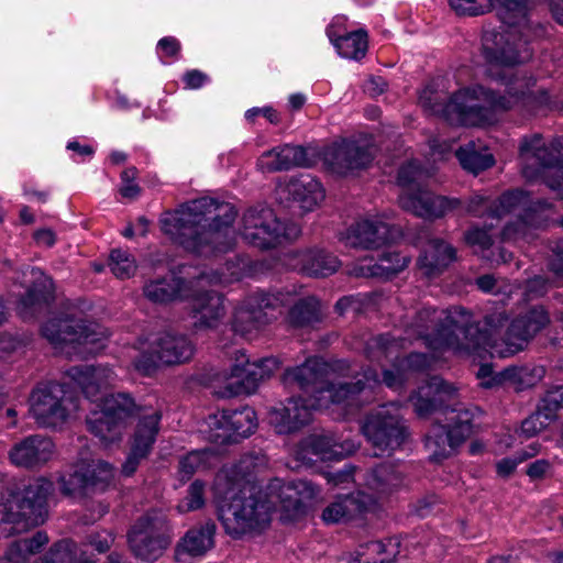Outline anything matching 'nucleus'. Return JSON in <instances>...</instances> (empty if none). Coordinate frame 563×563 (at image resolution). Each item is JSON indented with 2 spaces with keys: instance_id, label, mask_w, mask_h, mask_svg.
<instances>
[{
  "instance_id": "obj_1",
  "label": "nucleus",
  "mask_w": 563,
  "mask_h": 563,
  "mask_svg": "<svg viewBox=\"0 0 563 563\" xmlns=\"http://www.w3.org/2000/svg\"><path fill=\"white\" fill-rule=\"evenodd\" d=\"M511 31H487L483 35V55L488 63L487 76L505 86V90L496 91L478 86L472 90H459L450 98L426 87L419 103L424 111L443 118L452 125H481L493 120V112L507 111L516 107L531 109L538 98L531 88L536 85L532 77L520 74L514 66L522 63V55Z\"/></svg>"
},
{
  "instance_id": "obj_2",
  "label": "nucleus",
  "mask_w": 563,
  "mask_h": 563,
  "mask_svg": "<svg viewBox=\"0 0 563 563\" xmlns=\"http://www.w3.org/2000/svg\"><path fill=\"white\" fill-rule=\"evenodd\" d=\"M505 311L486 314L482 321H473L462 307L448 310V328L440 329L433 344L459 352H476L490 346L500 357H509L523 351L529 342L550 323L549 312L542 306H533L510 321L499 340L496 339L507 323Z\"/></svg>"
},
{
  "instance_id": "obj_3",
  "label": "nucleus",
  "mask_w": 563,
  "mask_h": 563,
  "mask_svg": "<svg viewBox=\"0 0 563 563\" xmlns=\"http://www.w3.org/2000/svg\"><path fill=\"white\" fill-rule=\"evenodd\" d=\"M236 217L232 203L201 197L164 212L159 224L162 231L187 252L212 257L233 250Z\"/></svg>"
},
{
  "instance_id": "obj_4",
  "label": "nucleus",
  "mask_w": 563,
  "mask_h": 563,
  "mask_svg": "<svg viewBox=\"0 0 563 563\" xmlns=\"http://www.w3.org/2000/svg\"><path fill=\"white\" fill-rule=\"evenodd\" d=\"M324 372L323 362L317 357L308 358L299 366L287 368L283 375V383L287 388L298 389L314 400L319 399L322 393H328L332 402L356 407L368 402L374 388L380 383L377 371L372 367L365 368L351 380L336 384H328Z\"/></svg>"
},
{
  "instance_id": "obj_5",
  "label": "nucleus",
  "mask_w": 563,
  "mask_h": 563,
  "mask_svg": "<svg viewBox=\"0 0 563 563\" xmlns=\"http://www.w3.org/2000/svg\"><path fill=\"white\" fill-rule=\"evenodd\" d=\"M218 517L225 533L233 539H241L271 521L264 492L255 486H243L238 492L230 488L219 507Z\"/></svg>"
},
{
  "instance_id": "obj_6",
  "label": "nucleus",
  "mask_w": 563,
  "mask_h": 563,
  "mask_svg": "<svg viewBox=\"0 0 563 563\" xmlns=\"http://www.w3.org/2000/svg\"><path fill=\"white\" fill-rule=\"evenodd\" d=\"M53 483L38 477L26 485L22 493L12 494L7 504L0 505V533H20L43 522V514Z\"/></svg>"
},
{
  "instance_id": "obj_7",
  "label": "nucleus",
  "mask_w": 563,
  "mask_h": 563,
  "mask_svg": "<svg viewBox=\"0 0 563 563\" xmlns=\"http://www.w3.org/2000/svg\"><path fill=\"white\" fill-rule=\"evenodd\" d=\"M42 334L55 349L69 356L86 358L104 347V333L98 324L69 316L48 320L42 327Z\"/></svg>"
},
{
  "instance_id": "obj_8",
  "label": "nucleus",
  "mask_w": 563,
  "mask_h": 563,
  "mask_svg": "<svg viewBox=\"0 0 563 563\" xmlns=\"http://www.w3.org/2000/svg\"><path fill=\"white\" fill-rule=\"evenodd\" d=\"M522 162V175L527 179L542 176L545 169H554L553 174L544 176V184L563 199V142L553 139L549 143L541 134L525 136L519 147Z\"/></svg>"
},
{
  "instance_id": "obj_9",
  "label": "nucleus",
  "mask_w": 563,
  "mask_h": 563,
  "mask_svg": "<svg viewBox=\"0 0 563 563\" xmlns=\"http://www.w3.org/2000/svg\"><path fill=\"white\" fill-rule=\"evenodd\" d=\"M240 233L247 244L260 250H269L284 241L296 240L301 229L296 222H282L273 209L255 206L243 213Z\"/></svg>"
},
{
  "instance_id": "obj_10",
  "label": "nucleus",
  "mask_w": 563,
  "mask_h": 563,
  "mask_svg": "<svg viewBox=\"0 0 563 563\" xmlns=\"http://www.w3.org/2000/svg\"><path fill=\"white\" fill-rule=\"evenodd\" d=\"M173 534L166 514L151 509L140 516L129 529L128 544L136 559L153 562L170 545Z\"/></svg>"
},
{
  "instance_id": "obj_11",
  "label": "nucleus",
  "mask_w": 563,
  "mask_h": 563,
  "mask_svg": "<svg viewBox=\"0 0 563 563\" xmlns=\"http://www.w3.org/2000/svg\"><path fill=\"white\" fill-rule=\"evenodd\" d=\"M30 413L42 428L62 427L69 415L77 410L78 398L66 384L54 382L40 383L30 397Z\"/></svg>"
},
{
  "instance_id": "obj_12",
  "label": "nucleus",
  "mask_w": 563,
  "mask_h": 563,
  "mask_svg": "<svg viewBox=\"0 0 563 563\" xmlns=\"http://www.w3.org/2000/svg\"><path fill=\"white\" fill-rule=\"evenodd\" d=\"M361 431L376 450V456L397 450L408 437L406 422L398 409L388 405L368 412L361 423Z\"/></svg>"
},
{
  "instance_id": "obj_13",
  "label": "nucleus",
  "mask_w": 563,
  "mask_h": 563,
  "mask_svg": "<svg viewBox=\"0 0 563 563\" xmlns=\"http://www.w3.org/2000/svg\"><path fill=\"white\" fill-rule=\"evenodd\" d=\"M494 205L493 219H501L508 213L518 216L516 221L505 225L501 231V239L506 242L526 239L529 227L534 221V213L551 207L548 200H533L527 191L519 188L505 191L494 200Z\"/></svg>"
},
{
  "instance_id": "obj_14",
  "label": "nucleus",
  "mask_w": 563,
  "mask_h": 563,
  "mask_svg": "<svg viewBox=\"0 0 563 563\" xmlns=\"http://www.w3.org/2000/svg\"><path fill=\"white\" fill-rule=\"evenodd\" d=\"M229 364L223 369L224 379H235L228 385L234 394H253L264 379L271 377L279 367L275 357H265L251 362L250 357L240 349L228 353Z\"/></svg>"
},
{
  "instance_id": "obj_15",
  "label": "nucleus",
  "mask_w": 563,
  "mask_h": 563,
  "mask_svg": "<svg viewBox=\"0 0 563 563\" xmlns=\"http://www.w3.org/2000/svg\"><path fill=\"white\" fill-rule=\"evenodd\" d=\"M207 424L210 428L209 440L222 445L250 437L257 427V418L252 407L241 406L209 415Z\"/></svg>"
},
{
  "instance_id": "obj_16",
  "label": "nucleus",
  "mask_w": 563,
  "mask_h": 563,
  "mask_svg": "<svg viewBox=\"0 0 563 563\" xmlns=\"http://www.w3.org/2000/svg\"><path fill=\"white\" fill-rule=\"evenodd\" d=\"M113 477L111 464L102 460L77 464L74 470L58 479L59 489L67 497H82L96 490H103Z\"/></svg>"
},
{
  "instance_id": "obj_17",
  "label": "nucleus",
  "mask_w": 563,
  "mask_h": 563,
  "mask_svg": "<svg viewBox=\"0 0 563 563\" xmlns=\"http://www.w3.org/2000/svg\"><path fill=\"white\" fill-rule=\"evenodd\" d=\"M282 306L283 299L278 295L254 292L235 309L232 328L235 332L246 334L271 322Z\"/></svg>"
},
{
  "instance_id": "obj_18",
  "label": "nucleus",
  "mask_w": 563,
  "mask_h": 563,
  "mask_svg": "<svg viewBox=\"0 0 563 563\" xmlns=\"http://www.w3.org/2000/svg\"><path fill=\"white\" fill-rule=\"evenodd\" d=\"M456 395L457 389L452 384L435 375L423 380L411 393L409 401L419 418H428L438 411H446Z\"/></svg>"
},
{
  "instance_id": "obj_19",
  "label": "nucleus",
  "mask_w": 563,
  "mask_h": 563,
  "mask_svg": "<svg viewBox=\"0 0 563 563\" xmlns=\"http://www.w3.org/2000/svg\"><path fill=\"white\" fill-rule=\"evenodd\" d=\"M400 234L396 227L380 220L365 219L340 234V241L353 249H378L394 242Z\"/></svg>"
},
{
  "instance_id": "obj_20",
  "label": "nucleus",
  "mask_w": 563,
  "mask_h": 563,
  "mask_svg": "<svg viewBox=\"0 0 563 563\" xmlns=\"http://www.w3.org/2000/svg\"><path fill=\"white\" fill-rule=\"evenodd\" d=\"M161 410L143 413L137 422L131 451L122 464V473L131 476L137 470L142 460L150 454L159 431Z\"/></svg>"
},
{
  "instance_id": "obj_21",
  "label": "nucleus",
  "mask_w": 563,
  "mask_h": 563,
  "mask_svg": "<svg viewBox=\"0 0 563 563\" xmlns=\"http://www.w3.org/2000/svg\"><path fill=\"white\" fill-rule=\"evenodd\" d=\"M31 279L26 291L19 299L16 310L24 320L35 318L54 299V287L51 277L37 267H26Z\"/></svg>"
},
{
  "instance_id": "obj_22",
  "label": "nucleus",
  "mask_w": 563,
  "mask_h": 563,
  "mask_svg": "<svg viewBox=\"0 0 563 563\" xmlns=\"http://www.w3.org/2000/svg\"><path fill=\"white\" fill-rule=\"evenodd\" d=\"M313 405L310 399L292 396L269 410V422L279 434L297 432L310 421Z\"/></svg>"
},
{
  "instance_id": "obj_23",
  "label": "nucleus",
  "mask_w": 563,
  "mask_h": 563,
  "mask_svg": "<svg viewBox=\"0 0 563 563\" xmlns=\"http://www.w3.org/2000/svg\"><path fill=\"white\" fill-rule=\"evenodd\" d=\"M187 300H190V313L195 319L196 330L216 328L225 314L223 296L213 290L199 289L194 283Z\"/></svg>"
},
{
  "instance_id": "obj_24",
  "label": "nucleus",
  "mask_w": 563,
  "mask_h": 563,
  "mask_svg": "<svg viewBox=\"0 0 563 563\" xmlns=\"http://www.w3.org/2000/svg\"><path fill=\"white\" fill-rule=\"evenodd\" d=\"M373 150L356 141H342L333 144L325 152L324 159L333 172L345 175L354 169L366 168L373 161Z\"/></svg>"
},
{
  "instance_id": "obj_25",
  "label": "nucleus",
  "mask_w": 563,
  "mask_h": 563,
  "mask_svg": "<svg viewBox=\"0 0 563 563\" xmlns=\"http://www.w3.org/2000/svg\"><path fill=\"white\" fill-rule=\"evenodd\" d=\"M54 453L53 441L41 434H33L16 442L9 452L10 461L27 470L46 464Z\"/></svg>"
},
{
  "instance_id": "obj_26",
  "label": "nucleus",
  "mask_w": 563,
  "mask_h": 563,
  "mask_svg": "<svg viewBox=\"0 0 563 563\" xmlns=\"http://www.w3.org/2000/svg\"><path fill=\"white\" fill-rule=\"evenodd\" d=\"M401 206L422 218H440L446 211L459 209L462 201L459 198L435 196L428 190L418 188L415 192L401 198Z\"/></svg>"
},
{
  "instance_id": "obj_27",
  "label": "nucleus",
  "mask_w": 563,
  "mask_h": 563,
  "mask_svg": "<svg viewBox=\"0 0 563 563\" xmlns=\"http://www.w3.org/2000/svg\"><path fill=\"white\" fill-rule=\"evenodd\" d=\"M67 376L82 390L86 398L98 400L99 395L114 380L115 374L106 365H77L67 371Z\"/></svg>"
},
{
  "instance_id": "obj_28",
  "label": "nucleus",
  "mask_w": 563,
  "mask_h": 563,
  "mask_svg": "<svg viewBox=\"0 0 563 563\" xmlns=\"http://www.w3.org/2000/svg\"><path fill=\"white\" fill-rule=\"evenodd\" d=\"M153 351L164 365H179L191 360L195 345L186 334L165 331L154 341Z\"/></svg>"
},
{
  "instance_id": "obj_29",
  "label": "nucleus",
  "mask_w": 563,
  "mask_h": 563,
  "mask_svg": "<svg viewBox=\"0 0 563 563\" xmlns=\"http://www.w3.org/2000/svg\"><path fill=\"white\" fill-rule=\"evenodd\" d=\"M257 165L264 173H275L294 167H309L312 165V159L308 157L305 147L286 144L266 151Z\"/></svg>"
},
{
  "instance_id": "obj_30",
  "label": "nucleus",
  "mask_w": 563,
  "mask_h": 563,
  "mask_svg": "<svg viewBox=\"0 0 563 563\" xmlns=\"http://www.w3.org/2000/svg\"><path fill=\"white\" fill-rule=\"evenodd\" d=\"M357 449L351 439L340 440L334 433L311 434L302 442V450L322 461L340 460Z\"/></svg>"
},
{
  "instance_id": "obj_31",
  "label": "nucleus",
  "mask_w": 563,
  "mask_h": 563,
  "mask_svg": "<svg viewBox=\"0 0 563 563\" xmlns=\"http://www.w3.org/2000/svg\"><path fill=\"white\" fill-rule=\"evenodd\" d=\"M192 282H187L174 274L150 280L143 287L144 296L155 303H168L175 300H186L190 296Z\"/></svg>"
},
{
  "instance_id": "obj_32",
  "label": "nucleus",
  "mask_w": 563,
  "mask_h": 563,
  "mask_svg": "<svg viewBox=\"0 0 563 563\" xmlns=\"http://www.w3.org/2000/svg\"><path fill=\"white\" fill-rule=\"evenodd\" d=\"M108 563H121V555L112 552L108 555ZM36 563H95L87 556V550H79L78 545L68 539L55 542L49 550L35 560Z\"/></svg>"
},
{
  "instance_id": "obj_33",
  "label": "nucleus",
  "mask_w": 563,
  "mask_h": 563,
  "mask_svg": "<svg viewBox=\"0 0 563 563\" xmlns=\"http://www.w3.org/2000/svg\"><path fill=\"white\" fill-rule=\"evenodd\" d=\"M415 333L422 339L432 350H442V346L433 344L440 329L448 328V311L426 307L416 312L411 323Z\"/></svg>"
},
{
  "instance_id": "obj_34",
  "label": "nucleus",
  "mask_w": 563,
  "mask_h": 563,
  "mask_svg": "<svg viewBox=\"0 0 563 563\" xmlns=\"http://www.w3.org/2000/svg\"><path fill=\"white\" fill-rule=\"evenodd\" d=\"M217 526L209 520L189 529L176 545L177 554L200 556L214 547Z\"/></svg>"
},
{
  "instance_id": "obj_35",
  "label": "nucleus",
  "mask_w": 563,
  "mask_h": 563,
  "mask_svg": "<svg viewBox=\"0 0 563 563\" xmlns=\"http://www.w3.org/2000/svg\"><path fill=\"white\" fill-rule=\"evenodd\" d=\"M404 484V473L399 465L385 462L373 467L366 475V485L378 495H388Z\"/></svg>"
},
{
  "instance_id": "obj_36",
  "label": "nucleus",
  "mask_w": 563,
  "mask_h": 563,
  "mask_svg": "<svg viewBox=\"0 0 563 563\" xmlns=\"http://www.w3.org/2000/svg\"><path fill=\"white\" fill-rule=\"evenodd\" d=\"M300 269L308 276L327 277L340 267L335 255L324 249H309L298 256Z\"/></svg>"
},
{
  "instance_id": "obj_37",
  "label": "nucleus",
  "mask_w": 563,
  "mask_h": 563,
  "mask_svg": "<svg viewBox=\"0 0 563 563\" xmlns=\"http://www.w3.org/2000/svg\"><path fill=\"white\" fill-rule=\"evenodd\" d=\"M451 413L453 416L449 418L450 423L446 427L453 434L455 443L462 444L471 437L475 428L479 427L484 411L478 406L470 405L452 408Z\"/></svg>"
},
{
  "instance_id": "obj_38",
  "label": "nucleus",
  "mask_w": 563,
  "mask_h": 563,
  "mask_svg": "<svg viewBox=\"0 0 563 563\" xmlns=\"http://www.w3.org/2000/svg\"><path fill=\"white\" fill-rule=\"evenodd\" d=\"M296 494L290 481L273 479L264 492V501L269 506V514L278 507L294 516L301 514Z\"/></svg>"
},
{
  "instance_id": "obj_39",
  "label": "nucleus",
  "mask_w": 563,
  "mask_h": 563,
  "mask_svg": "<svg viewBox=\"0 0 563 563\" xmlns=\"http://www.w3.org/2000/svg\"><path fill=\"white\" fill-rule=\"evenodd\" d=\"M48 543L44 531H37L32 537L13 541L4 553V563H32L33 558Z\"/></svg>"
},
{
  "instance_id": "obj_40",
  "label": "nucleus",
  "mask_w": 563,
  "mask_h": 563,
  "mask_svg": "<svg viewBox=\"0 0 563 563\" xmlns=\"http://www.w3.org/2000/svg\"><path fill=\"white\" fill-rule=\"evenodd\" d=\"M455 260V249L440 239L428 242L424 254L419 263L428 269V274L441 273Z\"/></svg>"
},
{
  "instance_id": "obj_41",
  "label": "nucleus",
  "mask_w": 563,
  "mask_h": 563,
  "mask_svg": "<svg viewBox=\"0 0 563 563\" xmlns=\"http://www.w3.org/2000/svg\"><path fill=\"white\" fill-rule=\"evenodd\" d=\"M320 301L314 297L299 299L288 312V321L292 328H316L322 322Z\"/></svg>"
},
{
  "instance_id": "obj_42",
  "label": "nucleus",
  "mask_w": 563,
  "mask_h": 563,
  "mask_svg": "<svg viewBox=\"0 0 563 563\" xmlns=\"http://www.w3.org/2000/svg\"><path fill=\"white\" fill-rule=\"evenodd\" d=\"M451 431L444 424L433 426L426 435V446L431 452V457L440 462L449 457L460 446L452 438Z\"/></svg>"
},
{
  "instance_id": "obj_43",
  "label": "nucleus",
  "mask_w": 563,
  "mask_h": 563,
  "mask_svg": "<svg viewBox=\"0 0 563 563\" xmlns=\"http://www.w3.org/2000/svg\"><path fill=\"white\" fill-rule=\"evenodd\" d=\"M86 424L88 430L103 442H113L120 435V422L108 415L102 407L100 411L87 417Z\"/></svg>"
},
{
  "instance_id": "obj_44",
  "label": "nucleus",
  "mask_w": 563,
  "mask_h": 563,
  "mask_svg": "<svg viewBox=\"0 0 563 563\" xmlns=\"http://www.w3.org/2000/svg\"><path fill=\"white\" fill-rule=\"evenodd\" d=\"M338 53L345 58L361 59L367 52V33L357 30L332 40Z\"/></svg>"
},
{
  "instance_id": "obj_45",
  "label": "nucleus",
  "mask_w": 563,
  "mask_h": 563,
  "mask_svg": "<svg viewBox=\"0 0 563 563\" xmlns=\"http://www.w3.org/2000/svg\"><path fill=\"white\" fill-rule=\"evenodd\" d=\"M99 399H101V407L106 412L118 422L123 421L137 410L134 398L128 393H113Z\"/></svg>"
},
{
  "instance_id": "obj_46",
  "label": "nucleus",
  "mask_w": 563,
  "mask_h": 563,
  "mask_svg": "<svg viewBox=\"0 0 563 563\" xmlns=\"http://www.w3.org/2000/svg\"><path fill=\"white\" fill-rule=\"evenodd\" d=\"M399 347L400 343L394 335L384 333L373 336L367 341L366 354L369 360L380 362L383 357H396Z\"/></svg>"
},
{
  "instance_id": "obj_47",
  "label": "nucleus",
  "mask_w": 563,
  "mask_h": 563,
  "mask_svg": "<svg viewBox=\"0 0 563 563\" xmlns=\"http://www.w3.org/2000/svg\"><path fill=\"white\" fill-rule=\"evenodd\" d=\"M461 166L474 175L492 167L495 159L492 154H483L475 151L474 145L471 144L466 147H460L455 153Z\"/></svg>"
},
{
  "instance_id": "obj_48",
  "label": "nucleus",
  "mask_w": 563,
  "mask_h": 563,
  "mask_svg": "<svg viewBox=\"0 0 563 563\" xmlns=\"http://www.w3.org/2000/svg\"><path fill=\"white\" fill-rule=\"evenodd\" d=\"M409 262L410 257L400 252H384L373 266L372 274L389 278L405 269Z\"/></svg>"
},
{
  "instance_id": "obj_49",
  "label": "nucleus",
  "mask_w": 563,
  "mask_h": 563,
  "mask_svg": "<svg viewBox=\"0 0 563 563\" xmlns=\"http://www.w3.org/2000/svg\"><path fill=\"white\" fill-rule=\"evenodd\" d=\"M356 506V500L353 497H346L330 504L322 512V519L327 523H339L352 519V510Z\"/></svg>"
},
{
  "instance_id": "obj_50",
  "label": "nucleus",
  "mask_w": 563,
  "mask_h": 563,
  "mask_svg": "<svg viewBox=\"0 0 563 563\" xmlns=\"http://www.w3.org/2000/svg\"><path fill=\"white\" fill-rule=\"evenodd\" d=\"M109 266L111 272L119 278H129L136 269L134 258L122 250L111 251Z\"/></svg>"
},
{
  "instance_id": "obj_51",
  "label": "nucleus",
  "mask_w": 563,
  "mask_h": 563,
  "mask_svg": "<svg viewBox=\"0 0 563 563\" xmlns=\"http://www.w3.org/2000/svg\"><path fill=\"white\" fill-rule=\"evenodd\" d=\"M429 176L428 170L421 168L417 161H412L399 168L397 180L402 187H417L418 189L421 181Z\"/></svg>"
},
{
  "instance_id": "obj_52",
  "label": "nucleus",
  "mask_w": 563,
  "mask_h": 563,
  "mask_svg": "<svg viewBox=\"0 0 563 563\" xmlns=\"http://www.w3.org/2000/svg\"><path fill=\"white\" fill-rule=\"evenodd\" d=\"M205 505V484L200 481L191 483L186 497L178 504L179 512H189L200 509Z\"/></svg>"
},
{
  "instance_id": "obj_53",
  "label": "nucleus",
  "mask_w": 563,
  "mask_h": 563,
  "mask_svg": "<svg viewBox=\"0 0 563 563\" xmlns=\"http://www.w3.org/2000/svg\"><path fill=\"white\" fill-rule=\"evenodd\" d=\"M450 5L459 15L476 16L490 10L492 0H450Z\"/></svg>"
},
{
  "instance_id": "obj_54",
  "label": "nucleus",
  "mask_w": 563,
  "mask_h": 563,
  "mask_svg": "<svg viewBox=\"0 0 563 563\" xmlns=\"http://www.w3.org/2000/svg\"><path fill=\"white\" fill-rule=\"evenodd\" d=\"M464 239L471 247L475 249V252L483 253V256H486L485 252L489 251L494 244V240L488 231L478 227L467 230Z\"/></svg>"
},
{
  "instance_id": "obj_55",
  "label": "nucleus",
  "mask_w": 563,
  "mask_h": 563,
  "mask_svg": "<svg viewBox=\"0 0 563 563\" xmlns=\"http://www.w3.org/2000/svg\"><path fill=\"white\" fill-rule=\"evenodd\" d=\"M207 462V453L205 451H192L179 461V474L181 479H189L195 472L205 467Z\"/></svg>"
},
{
  "instance_id": "obj_56",
  "label": "nucleus",
  "mask_w": 563,
  "mask_h": 563,
  "mask_svg": "<svg viewBox=\"0 0 563 563\" xmlns=\"http://www.w3.org/2000/svg\"><path fill=\"white\" fill-rule=\"evenodd\" d=\"M544 410L538 405L536 412L526 418L521 423V432L526 438H531L542 431L553 420L545 416Z\"/></svg>"
},
{
  "instance_id": "obj_57",
  "label": "nucleus",
  "mask_w": 563,
  "mask_h": 563,
  "mask_svg": "<svg viewBox=\"0 0 563 563\" xmlns=\"http://www.w3.org/2000/svg\"><path fill=\"white\" fill-rule=\"evenodd\" d=\"M538 405L544 410L545 416L554 419L556 411L563 408V386H556L547 390Z\"/></svg>"
},
{
  "instance_id": "obj_58",
  "label": "nucleus",
  "mask_w": 563,
  "mask_h": 563,
  "mask_svg": "<svg viewBox=\"0 0 563 563\" xmlns=\"http://www.w3.org/2000/svg\"><path fill=\"white\" fill-rule=\"evenodd\" d=\"M113 542L114 537L110 531L91 533L87 537V542L84 544V548H79V550H87V556L92 560L91 555L88 554L89 548L98 553H106L110 550Z\"/></svg>"
},
{
  "instance_id": "obj_59",
  "label": "nucleus",
  "mask_w": 563,
  "mask_h": 563,
  "mask_svg": "<svg viewBox=\"0 0 563 563\" xmlns=\"http://www.w3.org/2000/svg\"><path fill=\"white\" fill-rule=\"evenodd\" d=\"M265 465L266 459L264 455L257 453L244 454L240 459L239 463L235 465V474L241 475V477L243 478H246L255 470L264 467Z\"/></svg>"
},
{
  "instance_id": "obj_60",
  "label": "nucleus",
  "mask_w": 563,
  "mask_h": 563,
  "mask_svg": "<svg viewBox=\"0 0 563 563\" xmlns=\"http://www.w3.org/2000/svg\"><path fill=\"white\" fill-rule=\"evenodd\" d=\"M294 490L297 493L296 497L299 501L301 512L303 511L305 504L308 500L316 498L319 495V487L308 479H294L290 481Z\"/></svg>"
},
{
  "instance_id": "obj_61",
  "label": "nucleus",
  "mask_w": 563,
  "mask_h": 563,
  "mask_svg": "<svg viewBox=\"0 0 563 563\" xmlns=\"http://www.w3.org/2000/svg\"><path fill=\"white\" fill-rule=\"evenodd\" d=\"M551 288L550 282L543 276H534L525 283L523 296L526 300L543 297Z\"/></svg>"
},
{
  "instance_id": "obj_62",
  "label": "nucleus",
  "mask_w": 563,
  "mask_h": 563,
  "mask_svg": "<svg viewBox=\"0 0 563 563\" xmlns=\"http://www.w3.org/2000/svg\"><path fill=\"white\" fill-rule=\"evenodd\" d=\"M493 207H495L494 200L479 195H474L467 201L466 212L474 217H488L493 219Z\"/></svg>"
},
{
  "instance_id": "obj_63",
  "label": "nucleus",
  "mask_w": 563,
  "mask_h": 563,
  "mask_svg": "<svg viewBox=\"0 0 563 563\" xmlns=\"http://www.w3.org/2000/svg\"><path fill=\"white\" fill-rule=\"evenodd\" d=\"M408 380L407 373L401 368L400 363L394 365L393 368H385L382 372V382L389 388L395 390L404 387Z\"/></svg>"
},
{
  "instance_id": "obj_64",
  "label": "nucleus",
  "mask_w": 563,
  "mask_h": 563,
  "mask_svg": "<svg viewBox=\"0 0 563 563\" xmlns=\"http://www.w3.org/2000/svg\"><path fill=\"white\" fill-rule=\"evenodd\" d=\"M401 368L407 371L421 372L424 371L430 362L429 357L423 353H410L408 356L399 361Z\"/></svg>"
}]
</instances>
